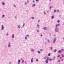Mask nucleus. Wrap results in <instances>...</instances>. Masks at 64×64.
<instances>
[{
	"label": "nucleus",
	"mask_w": 64,
	"mask_h": 64,
	"mask_svg": "<svg viewBox=\"0 0 64 64\" xmlns=\"http://www.w3.org/2000/svg\"><path fill=\"white\" fill-rule=\"evenodd\" d=\"M61 50L62 51V52L64 51V50L63 49H62Z\"/></svg>",
	"instance_id": "27"
},
{
	"label": "nucleus",
	"mask_w": 64,
	"mask_h": 64,
	"mask_svg": "<svg viewBox=\"0 0 64 64\" xmlns=\"http://www.w3.org/2000/svg\"><path fill=\"white\" fill-rule=\"evenodd\" d=\"M58 53H62V51L60 50H58Z\"/></svg>",
	"instance_id": "10"
},
{
	"label": "nucleus",
	"mask_w": 64,
	"mask_h": 64,
	"mask_svg": "<svg viewBox=\"0 0 64 64\" xmlns=\"http://www.w3.org/2000/svg\"><path fill=\"white\" fill-rule=\"evenodd\" d=\"M45 62H46V64H48V60H45Z\"/></svg>",
	"instance_id": "17"
},
{
	"label": "nucleus",
	"mask_w": 64,
	"mask_h": 64,
	"mask_svg": "<svg viewBox=\"0 0 64 64\" xmlns=\"http://www.w3.org/2000/svg\"><path fill=\"white\" fill-rule=\"evenodd\" d=\"M36 61H38V59H36Z\"/></svg>",
	"instance_id": "51"
},
{
	"label": "nucleus",
	"mask_w": 64,
	"mask_h": 64,
	"mask_svg": "<svg viewBox=\"0 0 64 64\" xmlns=\"http://www.w3.org/2000/svg\"><path fill=\"white\" fill-rule=\"evenodd\" d=\"M27 2H25L24 3V4L25 5H27Z\"/></svg>",
	"instance_id": "31"
},
{
	"label": "nucleus",
	"mask_w": 64,
	"mask_h": 64,
	"mask_svg": "<svg viewBox=\"0 0 64 64\" xmlns=\"http://www.w3.org/2000/svg\"><path fill=\"white\" fill-rule=\"evenodd\" d=\"M24 62V60H22V63H23V62Z\"/></svg>",
	"instance_id": "34"
},
{
	"label": "nucleus",
	"mask_w": 64,
	"mask_h": 64,
	"mask_svg": "<svg viewBox=\"0 0 64 64\" xmlns=\"http://www.w3.org/2000/svg\"><path fill=\"white\" fill-rule=\"evenodd\" d=\"M2 4L3 5H5V3H4V2H2Z\"/></svg>",
	"instance_id": "20"
},
{
	"label": "nucleus",
	"mask_w": 64,
	"mask_h": 64,
	"mask_svg": "<svg viewBox=\"0 0 64 64\" xmlns=\"http://www.w3.org/2000/svg\"><path fill=\"white\" fill-rule=\"evenodd\" d=\"M18 28H20L21 26L20 25H18L17 26Z\"/></svg>",
	"instance_id": "11"
},
{
	"label": "nucleus",
	"mask_w": 64,
	"mask_h": 64,
	"mask_svg": "<svg viewBox=\"0 0 64 64\" xmlns=\"http://www.w3.org/2000/svg\"><path fill=\"white\" fill-rule=\"evenodd\" d=\"M48 56H50V53L49 54H48Z\"/></svg>",
	"instance_id": "39"
},
{
	"label": "nucleus",
	"mask_w": 64,
	"mask_h": 64,
	"mask_svg": "<svg viewBox=\"0 0 64 64\" xmlns=\"http://www.w3.org/2000/svg\"><path fill=\"white\" fill-rule=\"evenodd\" d=\"M5 17V15H3L2 16V17Z\"/></svg>",
	"instance_id": "35"
},
{
	"label": "nucleus",
	"mask_w": 64,
	"mask_h": 64,
	"mask_svg": "<svg viewBox=\"0 0 64 64\" xmlns=\"http://www.w3.org/2000/svg\"><path fill=\"white\" fill-rule=\"evenodd\" d=\"M58 57H60V55H58Z\"/></svg>",
	"instance_id": "42"
},
{
	"label": "nucleus",
	"mask_w": 64,
	"mask_h": 64,
	"mask_svg": "<svg viewBox=\"0 0 64 64\" xmlns=\"http://www.w3.org/2000/svg\"><path fill=\"white\" fill-rule=\"evenodd\" d=\"M14 7H16V6H15V5L14 4Z\"/></svg>",
	"instance_id": "36"
},
{
	"label": "nucleus",
	"mask_w": 64,
	"mask_h": 64,
	"mask_svg": "<svg viewBox=\"0 0 64 64\" xmlns=\"http://www.w3.org/2000/svg\"><path fill=\"white\" fill-rule=\"evenodd\" d=\"M22 28H23V26L22 27Z\"/></svg>",
	"instance_id": "57"
},
{
	"label": "nucleus",
	"mask_w": 64,
	"mask_h": 64,
	"mask_svg": "<svg viewBox=\"0 0 64 64\" xmlns=\"http://www.w3.org/2000/svg\"><path fill=\"white\" fill-rule=\"evenodd\" d=\"M59 29L58 28H56L54 30V31L56 32H59Z\"/></svg>",
	"instance_id": "1"
},
{
	"label": "nucleus",
	"mask_w": 64,
	"mask_h": 64,
	"mask_svg": "<svg viewBox=\"0 0 64 64\" xmlns=\"http://www.w3.org/2000/svg\"><path fill=\"white\" fill-rule=\"evenodd\" d=\"M48 12H49V11H48L47 12V13H48Z\"/></svg>",
	"instance_id": "54"
},
{
	"label": "nucleus",
	"mask_w": 64,
	"mask_h": 64,
	"mask_svg": "<svg viewBox=\"0 0 64 64\" xmlns=\"http://www.w3.org/2000/svg\"><path fill=\"white\" fill-rule=\"evenodd\" d=\"M15 18H17V17L15 16Z\"/></svg>",
	"instance_id": "55"
},
{
	"label": "nucleus",
	"mask_w": 64,
	"mask_h": 64,
	"mask_svg": "<svg viewBox=\"0 0 64 64\" xmlns=\"http://www.w3.org/2000/svg\"><path fill=\"white\" fill-rule=\"evenodd\" d=\"M25 63H26V62H25Z\"/></svg>",
	"instance_id": "63"
},
{
	"label": "nucleus",
	"mask_w": 64,
	"mask_h": 64,
	"mask_svg": "<svg viewBox=\"0 0 64 64\" xmlns=\"http://www.w3.org/2000/svg\"><path fill=\"white\" fill-rule=\"evenodd\" d=\"M38 54H40V52L39 50L38 51Z\"/></svg>",
	"instance_id": "28"
},
{
	"label": "nucleus",
	"mask_w": 64,
	"mask_h": 64,
	"mask_svg": "<svg viewBox=\"0 0 64 64\" xmlns=\"http://www.w3.org/2000/svg\"><path fill=\"white\" fill-rule=\"evenodd\" d=\"M43 29H44V30H46L47 29V28L46 27H44L43 28Z\"/></svg>",
	"instance_id": "8"
},
{
	"label": "nucleus",
	"mask_w": 64,
	"mask_h": 64,
	"mask_svg": "<svg viewBox=\"0 0 64 64\" xmlns=\"http://www.w3.org/2000/svg\"><path fill=\"white\" fill-rule=\"evenodd\" d=\"M45 45H46V44H47V43L46 42V43H45Z\"/></svg>",
	"instance_id": "52"
},
{
	"label": "nucleus",
	"mask_w": 64,
	"mask_h": 64,
	"mask_svg": "<svg viewBox=\"0 0 64 64\" xmlns=\"http://www.w3.org/2000/svg\"><path fill=\"white\" fill-rule=\"evenodd\" d=\"M60 59H62V57H60Z\"/></svg>",
	"instance_id": "47"
},
{
	"label": "nucleus",
	"mask_w": 64,
	"mask_h": 64,
	"mask_svg": "<svg viewBox=\"0 0 64 64\" xmlns=\"http://www.w3.org/2000/svg\"><path fill=\"white\" fill-rule=\"evenodd\" d=\"M26 37H29V36L28 35H26Z\"/></svg>",
	"instance_id": "38"
},
{
	"label": "nucleus",
	"mask_w": 64,
	"mask_h": 64,
	"mask_svg": "<svg viewBox=\"0 0 64 64\" xmlns=\"http://www.w3.org/2000/svg\"><path fill=\"white\" fill-rule=\"evenodd\" d=\"M36 31L37 32H39V30H36Z\"/></svg>",
	"instance_id": "25"
},
{
	"label": "nucleus",
	"mask_w": 64,
	"mask_h": 64,
	"mask_svg": "<svg viewBox=\"0 0 64 64\" xmlns=\"http://www.w3.org/2000/svg\"><path fill=\"white\" fill-rule=\"evenodd\" d=\"M29 0H27V1H29Z\"/></svg>",
	"instance_id": "62"
},
{
	"label": "nucleus",
	"mask_w": 64,
	"mask_h": 64,
	"mask_svg": "<svg viewBox=\"0 0 64 64\" xmlns=\"http://www.w3.org/2000/svg\"><path fill=\"white\" fill-rule=\"evenodd\" d=\"M53 49V48L52 47H50V49L51 50V51H52Z\"/></svg>",
	"instance_id": "19"
},
{
	"label": "nucleus",
	"mask_w": 64,
	"mask_h": 64,
	"mask_svg": "<svg viewBox=\"0 0 64 64\" xmlns=\"http://www.w3.org/2000/svg\"><path fill=\"white\" fill-rule=\"evenodd\" d=\"M25 26V24H23V27H24V26Z\"/></svg>",
	"instance_id": "45"
},
{
	"label": "nucleus",
	"mask_w": 64,
	"mask_h": 64,
	"mask_svg": "<svg viewBox=\"0 0 64 64\" xmlns=\"http://www.w3.org/2000/svg\"><path fill=\"white\" fill-rule=\"evenodd\" d=\"M11 44V43L10 42H8V44Z\"/></svg>",
	"instance_id": "41"
},
{
	"label": "nucleus",
	"mask_w": 64,
	"mask_h": 64,
	"mask_svg": "<svg viewBox=\"0 0 64 64\" xmlns=\"http://www.w3.org/2000/svg\"><path fill=\"white\" fill-rule=\"evenodd\" d=\"M31 18H32V19H34V17H32Z\"/></svg>",
	"instance_id": "30"
},
{
	"label": "nucleus",
	"mask_w": 64,
	"mask_h": 64,
	"mask_svg": "<svg viewBox=\"0 0 64 64\" xmlns=\"http://www.w3.org/2000/svg\"><path fill=\"white\" fill-rule=\"evenodd\" d=\"M32 1L34 2V3L35 2V1H34V0H33Z\"/></svg>",
	"instance_id": "53"
},
{
	"label": "nucleus",
	"mask_w": 64,
	"mask_h": 64,
	"mask_svg": "<svg viewBox=\"0 0 64 64\" xmlns=\"http://www.w3.org/2000/svg\"><path fill=\"white\" fill-rule=\"evenodd\" d=\"M20 60H18V64H20Z\"/></svg>",
	"instance_id": "12"
},
{
	"label": "nucleus",
	"mask_w": 64,
	"mask_h": 64,
	"mask_svg": "<svg viewBox=\"0 0 64 64\" xmlns=\"http://www.w3.org/2000/svg\"><path fill=\"white\" fill-rule=\"evenodd\" d=\"M33 58H32L31 59V62L32 63H33Z\"/></svg>",
	"instance_id": "14"
},
{
	"label": "nucleus",
	"mask_w": 64,
	"mask_h": 64,
	"mask_svg": "<svg viewBox=\"0 0 64 64\" xmlns=\"http://www.w3.org/2000/svg\"><path fill=\"white\" fill-rule=\"evenodd\" d=\"M55 58H56V57L55 56H54V57L52 59V61H54V60H55Z\"/></svg>",
	"instance_id": "7"
},
{
	"label": "nucleus",
	"mask_w": 64,
	"mask_h": 64,
	"mask_svg": "<svg viewBox=\"0 0 64 64\" xmlns=\"http://www.w3.org/2000/svg\"><path fill=\"white\" fill-rule=\"evenodd\" d=\"M24 38L25 40H27V38L26 37H25Z\"/></svg>",
	"instance_id": "29"
},
{
	"label": "nucleus",
	"mask_w": 64,
	"mask_h": 64,
	"mask_svg": "<svg viewBox=\"0 0 64 64\" xmlns=\"http://www.w3.org/2000/svg\"><path fill=\"white\" fill-rule=\"evenodd\" d=\"M56 51H57V50L55 49L54 50V52H56Z\"/></svg>",
	"instance_id": "21"
},
{
	"label": "nucleus",
	"mask_w": 64,
	"mask_h": 64,
	"mask_svg": "<svg viewBox=\"0 0 64 64\" xmlns=\"http://www.w3.org/2000/svg\"><path fill=\"white\" fill-rule=\"evenodd\" d=\"M56 39H57L56 38H54L53 41V43H55V42H56Z\"/></svg>",
	"instance_id": "2"
},
{
	"label": "nucleus",
	"mask_w": 64,
	"mask_h": 64,
	"mask_svg": "<svg viewBox=\"0 0 64 64\" xmlns=\"http://www.w3.org/2000/svg\"><path fill=\"white\" fill-rule=\"evenodd\" d=\"M62 61H63V60H62Z\"/></svg>",
	"instance_id": "56"
},
{
	"label": "nucleus",
	"mask_w": 64,
	"mask_h": 64,
	"mask_svg": "<svg viewBox=\"0 0 64 64\" xmlns=\"http://www.w3.org/2000/svg\"><path fill=\"white\" fill-rule=\"evenodd\" d=\"M44 59H47V56H46L44 57V58H43Z\"/></svg>",
	"instance_id": "18"
},
{
	"label": "nucleus",
	"mask_w": 64,
	"mask_h": 64,
	"mask_svg": "<svg viewBox=\"0 0 64 64\" xmlns=\"http://www.w3.org/2000/svg\"><path fill=\"white\" fill-rule=\"evenodd\" d=\"M52 58H50L49 59V61H52Z\"/></svg>",
	"instance_id": "23"
},
{
	"label": "nucleus",
	"mask_w": 64,
	"mask_h": 64,
	"mask_svg": "<svg viewBox=\"0 0 64 64\" xmlns=\"http://www.w3.org/2000/svg\"><path fill=\"white\" fill-rule=\"evenodd\" d=\"M52 8V6H51L50 7V10H51V8Z\"/></svg>",
	"instance_id": "43"
},
{
	"label": "nucleus",
	"mask_w": 64,
	"mask_h": 64,
	"mask_svg": "<svg viewBox=\"0 0 64 64\" xmlns=\"http://www.w3.org/2000/svg\"><path fill=\"white\" fill-rule=\"evenodd\" d=\"M49 60V58H48L47 59H46V61H48Z\"/></svg>",
	"instance_id": "24"
},
{
	"label": "nucleus",
	"mask_w": 64,
	"mask_h": 64,
	"mask_svg": "<svg viewBox=\"0 0 64 64\" xmlns=\"http://www.w3.org/2000/svg\"><path fill=\"white\" fill-rule=\"evenodd\" d=\"M36 2H38V1L39 0H36Z\"/></svg>",
	"instance_id": "44"
},
{
	"label": "nucleus",
	"mask_w": 64,
	"mask_h": 64,
	"mask_svg": "<svg viewBox=\"0 0 64 64\" xmlns=\"http://www.w3.org/2000/svg\"><path fill=\"white\" fill-rule=\"evenodd\" d=\"M63 39L64 40V37L63 38Z\"/></svg>",
	"instance_id": "61"
},
{
	"label": "nucleus",
	"mask_w": 64,
	"mask_h": 64,
	"mask_svg": "<svg viewBox=\"0 0 64 64\" xmlns=\"http://www.w3.org/2000/svg\"><path fill=\"white\" fill-rule=\"evenodd\" d=\"M59 11V10H57V12H58Z\"/></svg>",
	"instance_id": "48"
},
{
	"label": "nucleus",
	"mask_w": 64,
	"mask_h": 64,
	"mask_svg": "<svg viewBox=\"0 0 64 64\" xmlns=\"http://www.w3.org/2000/svg\"><path fill=\"white\" fill-rule=\"evenodd\" d=\"M44 15H46V12H45V11H44Z\"/></svg>",
	"instance_id": "16"
},
{
	"label": "nucleus",
	"mask_w": 64,
	"mask_h": 64,
	"mask_svg": "<svg viewBox=\"0 0 64 64\" xmlns=\"http://www.w3.org/2000/svg\"><path fill=\"white\" fill-rule=\"evenodd\" d=\"M49 0L50 1H51V0Z\"/></svg>",
	"instance_id": "60"
},
{
	"label": "nucleus",
	"mask_w": 64,
	"mask_h": 64,
	"mask_svg": "<svg viewBox=\"0 0 64 64\" xmlns=\"http://www.w3.org/2000/svg\"><path fill=\"white\" fill-rule=\"evenodd\" d=\"M41 36H42V35H41Z\"/></svg>",
	"instance_id": "58"
},
{
	"label": "nucleus",
	"mask_w": 64,
	"mask_h": 64,
	"mask_svg": "<svg viewBox=\"0 0 64 64\" xmlns=\"http://www.w3.org/2000/svg\"><path fill=\"white\" fill-rule=\"evenodd\" d=\"M58 62H60V60H58Z\"/></svg>",
	"instance_id": "49"
},
{
	"label": "nucleus",
	"mask_w": 64,
	"mask_h": 64,
	"mask_svg": "<svg viewBox=\"0 0 64 64\" xmlns=\"http://www.w3.org/2000/svg\"><path fill=\"white\" fill-rule=\"evenodd\" d=\"M2 30H4V26L3 25H2Z\"/></svg>",
	"instance_id": "6"
},
{
	"label": "nucleus",
	"mask_w": 64,
	"mask_h": 64,
	"mask_svg": "<svg viewBox=\"0 0 64 64\" xmlns=\"http://www.w3.org/2000/svg\"><path fill=\"white\" fill-rule=\"evenodd\" d=\"M21 59H22V58H21Z\"/></svg>",
	"instance_id": "64"
},
{
	"label": "nucleus",
	"mask_w": 64,
	"mask_h": 64,
	"mask_svg": "<svg viewBox=\"0 0 64 64\" xmlns=\"http://www.w3.org/2000/svg\"><path fill=\"white\" fill-rule=\"evenodd\" d=\"M46 41H48V42L49 43H50V40H49L47 38H46Z\"/></svg>",
	"instance_id": "3"
},
{
	"label": "nucleus",
	"mask_w": 64,
	"mask_h": 64,
	"mask_svg": "<svg viewBox=\"0 0 64 64\" xmlns=\"http://www.w3.org/2000/svg\"><path fill=\"white\" fill-rule=\"evenodd\" d=\"M30 51H31L32 52H34L35 50L34 48H30Z\"/></svg>",
	"instance_id": "4"
},
{
	"label": "nucleus",
	"mask_w": 64,
	"mask_h": 64,
	"mask_svg": "<svg viewBox=\"0 0 64 64\" xmlns=\"http://www.w3.org/2000/svg\"><path fill=\"white\" fill-rule=\"evenodd\" d=\"M60 24H56V28H57V27H58V26H60Z\"/></svg>",
	"instance_id": "5"
},
{
	"label": "nucleus",
	"mask_w": 64,
	"mask_h": 64,
	"mask_svg": "<svg viewBox=\"0 0 64 64\" xmlns=\"http://www.w3.org/2000/svg\"><path fill=\"white\" fill-rule=\"evenodd\" d=\"M36 27L38 28H40V26L38 24H37Z\"/></svg>",
	"instance_id": "9"
},
{
	"label": "nucleus",
	"mask_w": 64,
	"mask_h": 64,
	"mask_svg": "<svg viewBox=\"0 0 64 64\" xmlns=\"http://www.w3.org/2000/svg\"><path fill=\"white\" fill-rule=\"evenodd\" d=\"M9 64H11V63L10 62Z\"/></svg>",
	"instance_id": "59"
},
{
	"label": "nucleus",
	"mask_w": 64,
	"mask_h": 64,
	"mask_svg": "<svg viewBox=\"0 0 64 64\" xmlns=\"http://www.w3.org/2000/svg\"><path fill=\"white\" fill-rule=\"evenodd\" d=\"M8 47H9V48H10V47H11V45L10 44H8Z\"/></svg>",
	"instance_id": "15"
},
{
	"label": "nucleus",
	"mask_w": 64,
	"mask_h": 64,
	"mask_svg": "<svg viewBox=\"0 0 64 64\" xmlns=\"http://www.w3.org/2000/svg\"><path fill=\"white\" fill-rule=\"evenodd\" d=\"M35 5L36 4H32V7H34V6H35Z\"/></svg>",
	"instance_id": "26"
},
{
	"label": "nucleus",
	"mask_w": 64,
	"mask_h": 64,
	"mask_svg": "<svg viewBox=\"0 0 64 64\" xmlns=\"http://www.w3.org/2000/svg\"><path fill=\"white\" fill-rule=\"evenodd\" d=\"M27 3H29V0H27Z\"/></svg>",
	"instance_id": "50"
},
{
	"label": "nucleus",
	"mask_w": 64,
	"mask_h": 64,
	"mask_svg": "<svg viewBox=\"0 0 64 64\" xmlns=\"http://www.w3.org/2000/svg\"><path fill=\"white\" fill-rule=\"evenodd\" d=\"M54 18V16H52V18L53 19V18Z\"/></svg>",
	"instance_id": "22"
},
{
	"label": "nucleus",
	"mask_w": 64,
	"mask_h": 64,
	"mask_svg": "<svg viewBox=\"0 0 64 64\" xmlns=\"http://www.w3.org/2000/svg\"><path fill=\"white\" fill-rule=\"evenodd\" d=\"M12 38H14V34H13L12 35Z\"/></svg>",
	"instance_id": "13"
},
{
	"label": "nucleus",
	"mask_w": 64,
	"mask_h": 64,
	"mask_svg": "<svg viewBox=\"0 0 64 64\" xmlns=\"http://www.w3.org/2000/svg\"><path fill=\"white\" fill-rule=\"evenodd\" d=\"M57 22H58V23H59V22H60V20H58Z\"/></svg>",
	"instance_id": "33"
},
{
	"label": "nucleus",
	"mask_w": 64,
	"mask_h": 64,
	"mask_svg": "<svg viewBox=\"0 0 64 64\" xmlns=\"http://www.w3.org/2000/svg\"><path fill=\"white\" fill-rule=\"evenodd\" d=\"M56 12V10H54V13H55V12Z\"/></svg>",
	"instance_id": "37"
},
{
	"label": "nucleus",
	"mask_w": 64,
	"mask_h": 64,
	"mask_svg": "<svg viewBox=\"0 0 64 64\" xmlns=\"http://www.w3.org/2000/svg\"><path fill=\"white\" fill-rule=\"evenodd\" d=\"M40 21H41V20H38V23H39V22H40Z\"/></svg>",
	"instance_id": "32"
},
{
	"label": "nucleus",
	"mask_w": 64,
	"mask_h": 64,
	"mask_svg": "<svg viewBox=\"0 0 64 64\" xmlns=\"http://www.w3.org/2000/svg\"><path fill=\"white\" fill-rule=\"evenodd\" d=\"M42 50H43L41 49V50H40V51L41 52H42Z\"/></svg>",
	"instance_id": "40"
},
{
	"label": "nucleus",
	"mask_w": 64,
	"mask_h": 64,
	"mask_svg": "<svg viewBox=\"0 0 64 64\" xmlns=\"http://www.w3.org/2000/svg\"><path fill=\"white\" fill-rule=\"evenodd\" d=\"M6 35H7V36H8V35H9V34H7Z\"/></svg>",
	"instance_id": "46"
}]
</instances>
